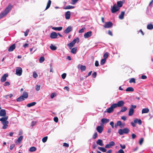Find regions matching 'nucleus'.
<instances>
[{"instance_id":"nucleus-39","label":"nucleus","mask_w":153,"mask_h":153,"mask_svg":"<svg viewBox=\"0 0 153 153\" xmlns=\"http://www.w3.org/2000/svg\"><path fill=\"white\" fill-rule=\"evenodd\" d=\"M127 108L126 107H123L121 108V109L120 111V112H124L125 111L127 110Z\"/></svg>"},{"instance_id":"nucleus-29","label":"nucleus","mask_w":153,"mask_h":153,"mask_svg":"<svg viewBox=\"0 0 153 153\" xmlns=\"http://www.w3.org/2000/svg\"><path fill=\"white\" fill-rule=\"evenodd\" d=\"M50 48L52 50H56L57 49V47L54 45H53L52 44H51L50 46Z\"/></svg>"},{"instance_id":"nucleus-23","label":"nucleus","mask_w":153,"mask_h":153,"mask_svg":"<svg viewBox=\"0 0 153 153\" xmlns=\"http://www.w3.org/2000/svg\"><path fill=\"white\" fill-rule=\"evenodd\" d=\"M52 29L55 30L60 31L62 30V27H53L52 28Z\"/></svg>"},{"instance_id":"nucleus-1","label":"nucleus","mask_w":153,"mask_h":153,"mask_svg":"<svg viewBox=\"0 0 153 153\" xmlns=\"http://www.w3.org/2000/svg\"><path fill=\"white\" fill-rule=\"evenodd\" d=\"M6 115V111L4 109H1L0 111V116L1 117H2L0 119V121H1V123L3 125L2 128L3 129H5L7 128L8 124L9 123L8 121H7L8 118V117Z\"/></svg>"},{"instance_id":"nucleus-17","label":"nucleus","mask_w":153,"mask_h":153,"mask_svg":"<svg viewBox=\"0 0 153 153\" xmlns=\"http://www.w3.org/2000/svg\"><path fill=\"white\" fill-rule=\"evenodd\" d=\"M134 113V109L132 108H131L129 109L128 115L129 116H131Z\"/></svg>"},{"instance_id":"nucleus-62","label":"nucleus","mask_w":153,"mask_h":153,"mask_svg":"<svg viewBox=\"0 0 153 153\" xmlns=\"http://www.w3.org/2000/svg\"><path fill=\"white\" fill-rule=\"evenodd\" d=\"M120 146L122 149H124L126 148V146L124 144L122 145L121 144H120Z\"/></svg>"},{"instance_id":"nucleus-46","label":"nucleus","mask_w":153,"mask_h":153,"mask_svg":"<svg viewBox=\"0 0 153 153\" xmlns=\"http://www.w3.org/2000/svg\"><path fill=\"white\" fill-rule=\"evenodd\" d=\"M48 137L47 136L43 137L42 140V142L43 143H45L47 140Z\"/></svg>"},{"instance_id":"nucleus-42","label":"nucleus","mask_w":153,"mask_h":153,"mask_svg":"<svg viewBox=\"0 0 153 153\" xmlns=\"http://www.w3.org/2000/svg\"><path fill=\"white\" fill-rule=\"evenodd\" d=\"M106 59H102L101 60V62H100V64L101 65H103L105 63V61H106Z\"/></svg>"},{"instance_id":"nucleus-51","label":"nucleus","mask_w":153,"mask_h":153,"mask_svg":"<svg viewBox=\"0 0 153 153\" xmlns=\"http://www.w3.org/2000/svg\"><path fill=\"white\" fill-rule=\"evenodd\" d=\"M109 144L110 145L112 146L114 145L115 143L114 141H112L110 142Z\"/></svg>"},{"instance_id":"nucleus-8","label":"nucleus","mask_w":153,"mask_h":153,"mask_svg":"<svg viewBox=\"0 0 153 153\" xmlns=\"http://www.w3.org/2000/svg\"><path fill=\"white\" fill-rule=\"evenodd\" d=\"M92 31H89L85 33L84 37L85 38H88L92 35Z\"/></svg>"},{"instance_id":"nucleus-13","label":"nucleus","mask_w":153,"mask_h":153,"mask_svg":"<svg viewBox=\"0 0 153 153\" xmlns=\"http://www.w3.org/2000/svg\"><path fill=\"white\" fill-rule=\"evenodd\" d=\"M8 76V74H4L1 79V81L2 82H4L6 80V78Z\"/></svg>"},{"instance_id":"nucleus-63","label":"nucleus","mask_w":153,"mask_h":153,"mask_svg":"<svg viewBox=\"0 0 153 153\" xmlns=\"http://www.w3.org/2000/svg\"><path fill=\"white\" fill-rule=\"evenodd\" d=\"M36 122L35 121H33L31 123V126H33L36 123Z\"/></svg>"},{"instance_id":"nucleus-7","label":"nucleus","mask_w":153,"mask_h":153,"mask_svg":"<svg viewBox=\"0 0 153 153\" xmlns=\"http://www.w3.org/2000/svg\"><path fill=\"white\" fill-rule=\"evenodd\" d=\"M112 22H105L103 26L105 28H109L112 27Z\"/></svg>"},{"instance_id":"nucleus-47","label":"nucleus","mask_w":153,"mask_h":153,"mask_svg":"<svg viewBox=\"0 0 153 153\" xmlns=\"http://www.w3.org/2000/svg\"><path fill=\"white\" fill-rule=\"evenodd\" d=\"M97 136V132H95L93 136V139H96Z\"/></svg>"},{"instance_id":"nucleus-56","label":"nucleus","mask_w":153,"mask_h":153,"mask_svg":"<svg viewBox=\"0 0 153 153\" xmlns=\"http://www.w3.org/2000/svg\"><path fill=\"white\" fill-rule=\"evenodd\" d=\"M97 74L95 72H94L92 74V76L94 78H95L97 76Z\"/></svg>"},{"instance_id":"nucleus-43","label":"nucleus","mask_w":153,"mask_h":153,"mask_svg":"<svg viewBox=\"0 0 153 153\" xmlns=\"http://www.w3.org/2000/svg\"><path fill=\"white\" fill-rule=\"evenodd\" d=\"M118 132L120 135H123V129H120L118 130Z\"/></svg>"},{"instance_id":"nucleus-40","label":"nucleus","mask_w":153,"mask_h":153,"mask_svg":"<svg viewBox=\"0 0 153 153\" xmlns=\"http://www.w3.org/2000/svg\"><path fill=\"white\" fill-rule=\"evenodd\" d=\"M108 52L105 53L103 55V59H106L108 58Z\"/></svg>"},{"instance_id":"nucleus-54","label":"nucleus","mask_w":153,"mask_h":153,"mask_svg":"<svg viewBox=\"0 0 153 153\" xmlns=\"http://www.w3.org/2000/svg\"><path fill=\"white\" fill-rule=\"evenodd\" d=\"M29 32V30L28 29H27L26 30L25 32H24V33L25 36H27V35L28 33Z\"/></svg>"},{"instance_id":"nucleus-30","label":"nucleus","mask_w":153,"mask_h":153,"mask_svg":"<svg viewBox=\"0 0 153 153\" xmlns=\"http://www.w3.org/2000/svg\"><path fill=\"white\" fill-rule=\"evenodd\" d=\"M123 129L124 134H128L129 131V129L128 128H125Z\"/></svg>"},{"instance_id":"nucleus-33","label":"nucleus","mask_w":153,"mask_h":153,"mask_svg":"<svg viewBox=\"0 0 153 153\" xmlns=\"http://www.w3.org/2000/svg\"><path fill=\"white\" fill-rule=\"evenodd\" d=\"M98 149L102 152H105L106 151V149L102 147H98Z\"/></svg>"},{"instance_id":"nucleus-21","label":"nucleus","mask_w":153,"mask_h":153,"mask_svg":"<svg viewBox=\"0 0 153 153\" xmlns=\"http://www.w3.org/2000/svg\"><path fill=\"white\" fill-rule=\"evenodd\" d=\"M149 109L148 108H143L142 110V113H147L149 112Z\"/></svg>"},{"instance_id":"nucleus-64","label":"nucleus","mask_w":153,"mask_h":153,"mask_svg":"<svg viewBox=\"0 0 153 153\" xmlns=\"http://www.w3.org/2000/svg\"><path fill=\"white\" fill-rule=\"evenodd\" d=\"M95 65L96 67H98L99 65V62L98 61H96L95 63Z\"/></svg>"},{"instance_id":"nucleus-35","label":"nucleus","mask_w":153,"mask_h":153,"mask_svg":"<svg viewBox=\"0 0 153 153\" xmlns=\"http://www.w3.org/2000/svg\"><path fill=\"white\" fill-rule=\"evenodd\" d=\"M117 7H121L123 6V3L121 1H118L117 2Z\"/></svg>"},{"instance_id":"nucleus-50","label":"nucleus","mask_w":153,"mask_h":153,"mask_svg":"<svg viewBox=\"0 0 153 153\" xmlns=\"http://www.w3.org/2000/svg\"><path fill=\"white\" fill-rule=\"evenodd\" d=\"M66 76V74L65 73H64L62 75H61L62 78L63 79H64L65 78Z\"/></svg>"},{"instance_id":"nucleus-52","label":"nucleus","mask_w":153,"mask_h":153,"mask_svg":"<svg viewBox=\"0 0 153 153\" xmlns=\"http://www.w3.org/2000/svg\"><path fill=\"white\" fill-rule=\"evenodd\" d=\"M79 0H72L71 4H75Z\"/></svg>"},{"instance_id":"nucleus-10","label":"nucleus","mask_w":153,"mask_h":153,"mask_svg":"<svg viewBox=\"0 0 153 153\" xmlns=\"http://www.w3.org/2000/svg\"><path fill=\"white\" fill-rule=\"evenodd\" d=\"M72 30V27L71 26H69L64 31V33H68L70 32Z\"/></svg>"},{"instance_id":"nucleus-25","label":"nucleus","mask_w":153,"mask_h":153,"mask_svg":"<svg viewBox=\"0 0 153 153\" xmlns=\"http://www.w3.org/2000/svg\"><path fill=\"white\" fill-rule=\"evenodd\" d=\"M36 104V102H32L31 103L28 104L27 105V106L28 107H30Z\"/></svg>"},{"instance_id":"nucleus-3","label":"nucleus","mask_w":153,"mask_h":153,"mask_svg":"<svg viewBox=\"0 0 153 153\" xmlns=\"http://www.w3.org/2000/svg\"><path fill=\"white\" fill-rule=\"evenodd\" d=\"M116 107L114 106V104H113L111 105L110 107L108 108V109H106V110L105 111V112H107L109 113H111L114 110V109Z\"/></svg>"},{"instance_id":"nucleus-53","label":"nucleus","mask_w":153,"mask_h":153,"mask_svg":"<svg viewBox=\"0 0 153 153\" xmlns=\"http://www.w3.org/2000/svg\"><path fill=\"white\" fill-rule=\"evenodd\" d=\"M56 96V94L54 93H52L51 95V98L52 99Z\"/></svg>"},{"instance_id":"nucleus-26","label":"nucleus","mask_w":153,"mask_h":153,"mask_svg":"<svg viewBox=\"0 0 153 153\" xmlns=\"http://www.w3.org/2000/svg\"><path fill=\"white\" fill-rule=\"evenodd\" d=\"M51 1L50 0H49L48 1V2L47 4V6L46 7L45 10H46L48 9V8L50 7L51 4Z\"/></svg>"},{"instance_id":"nucleus-36","label":"nucleus","mask_w":153,"mask_h":153,"mask_svg":"<svg viewBox=\"0 0 153 153\" xmlns=\"http://www.w3.org/2000/svg\"><path fill=\"white\" fill-rule=\"evenodd\" d=\"M86 66L84 65H81L80 66V69L81 70V71L82 72L85 71L86 69Z\"/></svg>"},{"instance_id":"nucleus-49","label":"nucleus","mask_w":153,"mask_h":153,"mask_svg":"<svg viewBox=\"0 0 153 153\" xmlns=\"http://www.w3.org/2000/svg\"><path fill=\"white\" fill-rule=\"evenodd\" d=\"M143 138H141L139 141V143L140 145H141L143 143Z\"/></svg>"},{"instance_id":"nucleus-37","label":"nucleus","mask_w":153,"mask_h":153,"mask_svg":"<svg viewBox=\"0 0 153 153\" xmlns=\"http://www.w3.org/2000/svg\"><path fill=\"white\" fill-rule=\"evenodd\" d=\"M45 60V58L43 56H41L39 60V63H42Z\"/></svg>"},{"instance_id":"nucleus-41","label":"nucleus","mask_w":153,"mask_h":153,"mask_svg":"<svg viewBox=\"0 0 153 153\" xmlns=\"http://www.w3.org/2000/svg\"><path fill=\"white\" fill-rule=\"evenodd\" d=\"M129 82L130 83H136L135 79L134 78H132L131 79L129 80Z\"/></svg>"},{"instance_id":"nucleus-14","label":"nucleus","mask_w":153,"mask_h":153,"mask_svg":"<svg viewBox=\"0 0 153 153\" xmlns=\"http://www.w3.org/2000/svg\"><path fill=\"white\" fill-rule=\"evenodd\" d=\"M71 12L69 11H67L65 14V18L67 19H68L71 16Z\"/></svg>"},{"instance_id":"nucleus-38","label":"nucleus","mask_w":153,"mask_h":153,"mask_svg":"<svg viewBox=\"0 0 153 153\" xmlns=\"http://www.w3.org/2000/svg\"><path fill=\"white\" fill-rule=\"evenodd\" d=\"M74 7L72 6L67 5L64 8V9H69L74 8Z\"/></svg>"},{"instance_id":"nucleus-5","label":"nucleus","mask_w":153,"mask_h":153,"mask_svg":"<svg viewBox=\"0 0 153 153\" xmlns=\"http://www.w3.org/2000/svg\"><path fill=\"white\" fill-rule=\"evenodd\" d=\"M22 69L21 67H18L16 68V74L17 75L19 76H21L22 74Z\"/></svg>"},{"instance_id":"nucleus-16","label":"nucleus","mask_w":153,"mask_h":153,"mask_svg":"<svg viewBox=\"0 0 153 153\" xmlns=\"http://www.w3.org/2000/svg\"><path fill=\"white\" fill-rule=\"evenodd\" d=\"M97 143L100 146H103V141L102 140L98 139L97 141Z\"/></svg>"},{"instance_id":"nucleus-55","label":"nucleus","mask_w":153,"mask_h":153,"mask_svg":"<svg viewBox=\"0 0 153 153\" xmlns=\"http://www.w3.org/2000/svg\"><path fill=\"white\" fill-rule=\"evenodd\" d=\"M54 121L56 123H57L58 121V118L57 117H55L53 118Z\"/></svg>"},{"instance_id":"nucleus-32","label":"nucleus","mask_w":153,"mask_h":153,"mask_svg":"<svg viewBox=\"0 0 153 153\" xmlns=\"http://www.w3.org/2000/svg\"><path fill=\"white\" fill-rule=\"evenodd\" d=\"M77 48L76 47L72 48L71 51V52L73 54H75L76 53Z\"/></svg>"},{"instance_id":"nucleus-22","label":"nucleus","mask_w":153,"mask_h":153,"mask_svg":"<svg viewBox=\"0 0 153 153\" xmlns=\"http://www.w3.org/2000/svg\"><path fill=\"white\" fill-rule=\"evenodd\" d=\"M25 99L22 96H21L16 99V101L17 102H21L24 100Z\"/></svg>"},{"instance_id":"nucleus-58","label":"nucleus","mask_w":153,"mask_h":153,"mask_svg":"<svg viewBox=\"0 0 153 153\" xmlns=\"http://www.w3.org/2000/svg\"><path fill=\"white\" fill-rule=\"evenodd\" d=\"M15 145L14 144H13L11 145L10 146V149L11 150H12L15 147Z\"/></svg>"},{"instance_id":"nucleus-45","label":"nucleus","mask_w":153,"mask_h":153,"mask_svg":"<svg viewBox=\"0 0 153 153\" xmlns=\"http://www.w3.org/2000/svg\"><path fill=\"white\" fill-rule=\"evenodd\" d=\"M85 27H84L82 28L81 29L79 30V33H82L84 32V30L85 29Z\"/></svg>"},{"instance_id":"nucleus-31","label":"nucleus","mask_w":153,"mask_h":153,"mask_svg":"<svg viewBox=\"0 0 153 153\" xmlns=\"http://www.w3.org/2000/svg\"><path fill=\"white\" fill-rule=\"evenodd\" d=\"M147 28L149 30H152L153 29V25L152 24H148L147 26Z\"/></svg>"},{"instance_id":"nucleus-60","label":"nucleus","mask_w":153,"mask_h":153,"mask_svg":"<svg viewBox=\"0 0 153 153\" xmlns=\"http://www.w3.org/2000/svg\"><path fill=\"white\" fill-rule=\"evenodd\" d=\"M147 78L146 76L144 75H143L141 76V78L142 79H146Z\"/></svg>"},{"instance_id":"nucleus-15","label":"nucleus","mask_w":153,"mask_h":153,"mask_svg":"<svg viewBox=\"0 0 153 153\" xmlns=\"http://www.w3.org/2000/svg\"><path fill=\"white\" fill-rule=\"evenodd\" d=\"M16 45L15 44H13L9 48L8 51L9 52L13 51L15 48Z\"/></svg>"},{"instance_id":"nucleus-24","label":"nucleus","mask_w":153,"mask_h":153,"mask_svg":"<svg viewBox=\"0 0 153 153\" xmlns=\"http://www.w3.org/2000/svg\"><path fill=\"white\" fill-rule=\"evenodd\" d=\"M7 13H6L4 11L2 12L0 14V19H1L4 17L5 16Z\"/></svg>"},{"instance_id":"nucleus-27","label":"nucleus","mask_w":153,"mask_h":153,"mask_svg":"<svg viewBox=\"0 0 153 153\" xmlns=\"http://www.w3.org/2000/svg\"><path fill=\"white\" fill-rule=\"evenodd\" d=\"M23 137L22 136H20L16 141V143H20L23 139Z\"/></svg>"},{"instance_id":"nucleus-4","label":"nucleus","mask_w":153,"mask_h":153,"mask_svg":"<svg viewBox=\"0 0 153 153\" xmlns=\"http://www.w3.org/2000/svg\"><path fill=\"white\" fill-rule=\"evenodd\" d=\"M125 102L123 100L119 101L117 103L114 104L116 108L117 107H121L123 106Z\"/></svg>"},{"instance_id":"nucleus-18","label":"nucleus","mask_w":153,"mask_h":153,"mask_svg":"<svg viewBox=\"0 0 153 153\" xmlns=\"http://www.w3.org/2000/svg\"><path fill=\"white\" fill-rule=\"evenodd\" d=\"M125 13L124 11L121 12L119 16V18L120 19H123L124 18V16L125 15Z\"/></svg>"},{"instance_id":"nucleus-57","label":"nucleus","mask_w":153,"mask_h":153,"mask_svg":"<svg viewBox=\"0 0 153 153\" xmlns=\"http://www.w3.org/2000/svg\"><path fill=\"white\" fill-rule=\"evenodd\" d=\"M116 124H117V125H118V126H121L122 124V123L120 121H118Z\"/></svg>"},{"instance_id":"nucleus-2","label":"nucleus","mask_w":153,"mask_h":153,"mask_svg":"<svg viewBox=\"0 0 153 153\" xmlns=\"http://www.w3.org/2000/svg\"><path fill=\"white\" fill-rule=\"evenodd\" d=\"M79 42V39L78 38H77L76 39H74L73 40V41H72L71 42H70L69 44H68L67 45L69 47H72L74 44L76 43V42L77 43Z\"/></svg>"},{"instance_id":"nucleus-61","label":"nucleus","mask_w":153,"mask_h":153,"mask_svg":"<svg viewBox=\"0 0 153 153\" xmlns=\"http://www.w3.org/2000/svg\"><path fill=\"white\" fill-rule=\"evenodd\" d=\"M63 146L65 147H68L69 145L68 143H63Z\"/></svg>"},{"instance_id":"nucleus-59","label":"nucleus","mask_w":153,"mask_h":153,"mask_svg":"<svg viewBox=\"0 0 153 153\" xmlns=\"http://www.w3.org/2000/svg\"><path fill=\"white\" fill-rule=\"evenodd\" d=\"M10 85V83L8 82H5L4 85V86H9Z\"/></svg>"},{"instance_id":"nucleus-48","label":"nucleus","mask_w":153,"mask_h":153,"mask_svg":"<svg viewBox=\"0 0 153 153\" xmlns=\"http://www.w3.org/2000/svg\"><path fill=\"white\" fill-rule=\"evenodd\" d=\"M38 75L35 72H34L33 74V77L34 78H36L38 76Z\"/></svg>"},{"instance_id":"nucleus-11","label":"nucleus","mask_w":153,"mask_h":153,"mask_svg":"<svg viewBox=\"0 0 153 153\" xmlns=\"http://www.w3.org/2000/svg\"><path fill=\"white\" fill-rule=\"evenodd\" d=\"M13 7V6L11 5H9L6 8V9L4 10V11H5L6 13H8L12 8Z\"/></svg>"},{"instance_id":"nucleus-12","label":"nucleus","mask_w":153,"mask_h":153,"mask_svg":"<svg viewBox=\"0 0 153 153\" xmlns=\"http://www.w3.org/2000/svg\"><path fill=\"white\" fill-rule=\"evenodd\" d=\"M96 129L99 133H101L103 131V127L101 126H97Z\"/></svg>"},{"instance_id":"nucleus-6","label":"nucleus","mask_w":153,"mask_h":153,"mask_svg":"<svg viewBox=\"0 0 153 153\" xmlns=\"http://www.w3.org/2000/svg\"><path fill=\"white\" fill-rule=\"evenodd\" d=\"M119 8L117 6L116 4H114L111 8V12L112 13H115L118 11Z\"/></svg>"},{"instance_id":"nucleus-20","label":"nucleus","mask_w":153,"mask_h":153,"mask_svg":"<svg viewBox=\"0 0 153 153\" xmlns=\"http://www.w3.org/2000/svg\"><path fill=\"white\" fill-rule=\"evenodd\" d=\"M109 120L106 118H102L101 120L102 123L104 124L105 123H107L109 122Z\"/></svg>"},{"instance_id":"nucleus-9","label":"nucleus","mask_w":153,"mask_h":153,"mask_svg":"<svg viewBox=\"0 0 153 153\" xmlns=\"http://www.w3.org/2000/svg\"><path fill=\"white\" fill-rule=\"evenodd\" d=\"M57 36V34L55 32L51 33L50 34V37L51 39H54L56 38Z\"/></svg>"},{"instance_id":"nucleus-44","label":"nucleus","mask_w":153,"mask_h":153,"mask_svg":"<svg viewBox=\"0 0 153 153\" xmlns=\"http://www.w3.org/2000/svg\"><path fill=\"white\" fill-rule=\"evenodd\" d=\"M40 88V85H37L36 86L35 89L36 91H38L39 90Z\"/></svg>"},{"instance_id":"nucleus-19","label":"nucleus","mask_w":153,"mask_h":153,"mask_svg":"<svg viewBox=\"0 0 153 153\" xmlns=\"http://www.w3.org/2000/svg\"><path fill=\"white\" fill-rule=\"evenodd\" d=\"M28 94L26 91H24L23 94L22 95H21L25 99L27 98L28 97Z\"/></svg>"},{"instance_id":"nucleus-28","label":"nucleus","mask_w":153,"mask_h":153,"mask_svg":"<svg viewBox=\"0 0 153 153\" xmlns=\"http://www.w3.org/2000/svg\"><path fill=\"white\" fill-rule=\"evenodd\" d=\"M126 91L132 92L134 91V89L131 87H129L127 88L126 89Z\"/></svg>"},{"instance_id":"nucleus-34","label":"nucleus","mask_w":153,"mask_h":153,"mask_svg":"<svg viewBox=\"0 0 153 153\" xmlns=\"http://www.w3.org/2000/svg\"><path fill=\"white\" fill-rule=\"evenodd\" d=\"M36 149L35 147L33 146L30 147V148L29 150L30 152H33L36 151Z\"/></svg>"}]
</instances>
